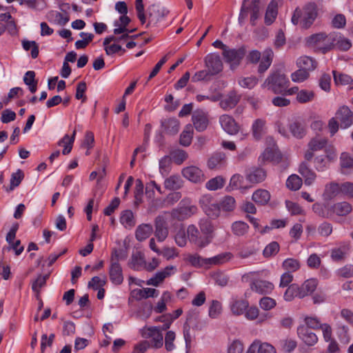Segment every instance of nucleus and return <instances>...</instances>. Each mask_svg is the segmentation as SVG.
<instances>
[{
	"label": "nucleus",
	"instance_id": "obj_1",
	"mask_svg": "<svg viewBox=\"0 0 353 353\" xmlns=\"http://www.w3.org/2000/svg\"><path fill=\"white\" fill-rule=\"evenodd\" d=\"M317 16L316 6L313 3L307 4L303 10L296 8L292 17L294 25L300 23L303 28H308L314 21Z\"/></svg>",
	"mask_w": 353,
	"mask_h": 353
},
{
	"label": "nucleus",
	"instance_id": "obj_2",
	"mask_svg": "<svg viewBox=\"0 0 353 353\" xmlns=\"http://www.w3.org/2000/svg\"><path fill=\"white\" fill-rule=\"evenodd\" d=\"M274 57V52L270 48L265 49L263 54L256 50L249 52L246 59L248 62L256 64L259 62L257 72L259 74L264 73L271 65Z\"/></svg>",
	"mask_w": 353,
	"mask_h": 353
},
{
	"label": "nucleus",
	"instance_id": "obj_3",
	"mask_svg": "<svg viewBox=\"0 0 353 353\" xmlns=\"http://www.w3.org/2000/svg\"><path fill=\"white\" fill-rule=\"evenodd\" d=\"M289 81L286 76L280 71H274L265 79L262 88L271 90L274 94H281L288 87Z\"/></svg>",
	"mask_w": 353,
	"mask_h": 353
},
{
	"label": "nucleus",
	"instance_id": "obj_4",
	"mask_svg": "<svg viewBox=\"0 0 353 353\" xmlns=\"http://www.w3.org/2000/svg\"><path fill=\"white\" fill-rule=\"evenodd\" d=\"M334 41V34L327 35L323 32L312 34L307 39V43L310 46L316 48L323 54L326 53L333 48Z\"/></svg>",
	"mask_w": 353,
	"mask_h": 353
},
{
	"label": "nucleus",
	"instance_id": "obj_5",
	"mask_svg": "<svg viewBox=\"0 0 353 353\" xmlns=\"http://www.w3.org/2000/svg\"><path fill=\"white\" fill-rule=\"evenodd\" d=\"M261 9L260 0H243L239 17V22L242 23L247 18L248 12H250V23L254 26L260 16Z\"/></svg>",
	"mask_w": 353,
	"mask_h": 353
},
{
	"label": "nucleus",
	"instance_id": "obj_6",
	"mask_svg": "<svg viewBox=\"0 0 353 353\" xmlns=\"http://www.w3.org/2000/svg\"><path fill=\"white\" fill-rule=\"evenodd\" d=\"M197 208L193 205L189 199H182L178 207L171 212V216L174 219L184 221L196 212Z\"/></svg>",
	"mask_w": 353,
	"mask_h": 353
},
{
	"label": "nucleus",
	"instance_id": "obj_7",
	"mask_svg": "<svg viewBox=\"0 0 353 353\" xmlns=\"http://www.w3.org/2000/svg\"><path fill=\"white\" fill-rule=\"evenodd\" d=\"M188 238L191 243L202 248L208 245L212 241V237L201 236L198 228L194 225H190L187 229Z\"/></svg>",
	"mask_w": 353,
	"mask_h": 353
},
{
	"label": "nucleus",
	"instance_id": "obj_8",
	"mask_svg": "<svg viewBox=\"0 0 353 353\" xmlns=\"http://www.w3.org/2000/svg\"><path fill=\"white\" fill-rule=\"evenodd\" d=\"M245 54V49L241 47L239 49H230L229 48L223 52V56L226 62L230 63L232 69L236 68Z\"/></svg>",
	"mask_w": 353,
	"mask_h": 353
},
{
	"label": "nucleus",
	"instance_id": "obj_9",
	"mask_svg": "<svg viewBox=\"0 0 353 353\" xmlns=\"http://www.w3.org/2000/svg\"><path fill=\"white\" fill-rule=\"evenodd\" d=\"M154 236L158 241L163 242L168 237L169 230L165 218L163 215H158L154 221Z\"/></svg>",
	"mask_w": 353,
	"mask_h": 353
},
{
	"label": "nucleus",
	"instance_id": "obj_10",
	"mask_svg": "<svg viewBox=\"0 0 353 353\" xmlns=\"http://www.w3.org/2000/svg\"><path fill=\"white\" fill-rule=\"evenodd\" d=\"M205 64L212 76L217 74L223 70V63L218 54L211 53L208 54L205 57Z\"/></svg>",
	"mask_w": 353,
	"mask_h": 353
},
{
	"label": "nucleus",
	"instance_id": "obj_11",
	"mask_svg": "<svg viewBox=\"0 0 353 353\" xmlns=\"http://www.w3.org/2000/svg\"><path fill=\"white\" fill-rule=\"evenodd\" d=\"M149 21L147 24V27L151 24H157L160 19L164 18L168 13L169 11L158 5L152 4L148 8Z\"/></svg>",
	"mask_w": 353,
	"mask_h": 353
},
{
	"label": "nucleus",
	"instance_id": "obj_12",
	"mask_svg": "<svg viewBox=\"0 0 353 353\" xmlns=\"http://www.w3.org/2000/svg\"><path fill=\"white\" fill-rule=\"evenodd\" d=\"M336 118L340 121L341 128H347L353 123V113L346 105L341 107L337 110Z\"/></svg>",
	"mask_w": 353,
	"mask_h": 353
},
{
	"label": "nucleus",
	"instance_id": "obj_13",
	"mask_svg": "<svg viewBox=\"0 0 353 353\" xmlns=\"http://www.w3.org/2000/svg\"><path fill=\"white\" fill-rule=\"evenodd\" d=\"M297 334L303 343L308 346L314 345L318 341V337L316 334L312 332L307 326L299 325L297 328Z\"/></svg>",
	"mask_w": 353,
	"mask_h": 353
},
{
	"label": "nucleus",
	"instance_id": "obj_14",
	"mask_svg": "<svg viewBox=\"0 0 353 353\" xmlns=\"http://www.w3.org/2000/svg\"><path fill=\"white\" fill-rule=\"evenodd\" d=\"M241 96L234 90L228 92L220 101V106L225 110L234 108L239 102Z\"/></svg>",
	"mask_w": 353,
	"mask_h": 353
},
{
	"label": "nucleus",
	"instance_id": "obj_15",
	"mask_svg": "<svg viewBox=\"0 0 353 353\" xmlns=\"http://www.w3.org/2000/svg\"><path fill=\"white\" fill-rule=\"evenodd\" d=\"M183 176L188 180L194 183H199L203 179V173L196 166H189L182 170Z\"/></svg>",
	"mask_w": 353,
	"mask_h": 353
},
{
	"label": "nucleus",
	"instance_id": "obj_16",
	"mask_svg": "<svg viewBox=\"0 0 353 353\" xmlns=\"http://www.w3.org/2000/svg\"><path fill=\"white\" fill-rule=\"evenodd\" d=\"M192 120L195 129L199 132L205 130L208 125L207 115L202 110L195 111L192 114Z\"/></svg>",
	"mask_w": 353,
	"mask_h": 353
},
{
	"label": "nucleus",
	"instance_id": "obj_17",
	"mask_svg": "<svg viewBox=\"0 0 353 353\" xmlns=\"http://www.w3.org/2000/svg\"><path fill=\"white\" fill-rule=\"evenodd\" d=\"M219 122L223 129L228 134H235L238 132L239 126L231 116L228 114L221 116Z\"/></svg>",
	"mask_w": 353,
	"mask_h": 353
},
{
	"label": "nucleus",
	"instance_id": "obj_18",
	"mask_svg": "<svg viewBox=\"0 0 353 353\" xmlns=\"http://www.w3.org/2000/svg\"><path fill=\"white\" fill-rule=\"evenodd\" d=\"M273 288L272 283L263 280H256L250 284V289L259 294H270Z\"/></svg>",
	"mask_w": 353,
	"mask_h": 353
},
{
	"label": "nucleus",
	"instance_id": "obj_19",
	"mask_svg": "<svg viewBox=\"0 0 353 353\" xmlns=\"http://www.w3.org/2000/svg\"><path fill=\"white\" fill-rule=\"evenodd\" d=\"M266 172L261 168H253L250 169L246 175V179L250 183H259L263 181L266 178Z\"/></svg>",
	"mask_w": 353,
	"mask_h": 353
},
{
	"label": "nucleus",
	"instance_id": "obj_20",
	"mask_svg": "<svg viewBox=\"0 0 353 353\" xmlns=\"http://www.w3.org/2000/svg\"><path fill=\"white\" fill-rule=\"evenodd\" d=\"M109 275L111 281L115 285H120L123 281L122 268L119 263H111Z\"/></svg>",
	"mask_w": 353,
	"mask_h": 353
},
{
	"label": "nucleus",
	"instance_id": "obj_21",
	"mask_svg": "<svg viewBox=\"0 0 353 353\" xmlns=\"http://www.w3.org/2000/svg\"><path fill=\"white\" fill-rule=\"evenodd\" d=\"M159 291L154 288L135 289L131 292V296L137 301L149 297H157Z\"/></svg>",
	"mask_w": 353,
	"mask_h": 353
},
{
	"label": "nucleus",
	"instance_id": "obj_22",
	"mask_svg": "<svg viewBox=\"0 0 353 353\" xmlns=\"http://www.w3.org/2000/svg\"><path fill=\"white\" fill-rule=\"evenodd\" d=\"M174 266H167L164 270L157 272L155 275L147 281V285L158 286L163 281L170 275Z\"/></svg>",
	"mask_w": 353,
	"mask_h": 353
},
{
	"label": "nucleus",
	"instance_id": "obj_23",
	"mask_svg": "<svg viewBox=\"0 0 353 353\" xmlns=\"http://www.w3.org/2000/svg\"><path fill=\"white\" fill-rule=\"evenodd\" d=\"M316 61L310 57L302 56L296 60V65L299 68L310 73L316 68Z\"/></svg>",
	"mask_w": 353,
	"mask_h": 353
},
{
	"label": "nucleus",
	"instance_id": "obj_24",
	"mask_svg": "<svg viewBox=\"0 0 353 353\" xmlns=\"http://www.w3.org/2000/svg\"><path fill=\"white\" fill-rule=\"evenodd\" d=\"M317 280L311 279L306 280L301 286H299V299H303L312 294L316 288Z\"/></svg>",
	"mask_w": 353,
	"mask_h": 353
},
{
	"label": "nucleus",
	"instance_id": "obj_25",
	"mask_svg": "<svg viewBox=\"0 0 353 353\" xmlns=\"http://www.w3.org/2000/svg\"><path fill=\"white\" fill-rule=\"evenodd\" d=\"M152 232L153 227L151 224L143 223L137 228L135 236L139 241H143L148 239Z\"/></svg>",
	"mask_w": 353,
	"mask_h": 353
},
{
	"label": "nucleus",
	"instance_id": "obj_26",
	"mask_svg": "<svg viewBox=\"0 0 353 353\" xmlns=\"http://www.w3.org/2000/svg\"><path fill=\"white\" fill-rule=\"evenodd\" d=\"M164 131L169 134H176L179 130V122L175 118H169L161 121Z\"/></svg>",
	"mask_w": 353,
	"mask_h": 353
},
{
	"label": "nucleus",
	"instance_id": "obj_27",
	"mask_svg": "<svg viewBox=\"0 0 353 353\" xmlns=\"http://www.w3.org/2000/svg\"><path fill=\"white\" fill-rule=\"evenodd\" d=\"M148 336L152 339L153 346L159 348L163 345V336L159 327H151L148 329Z\"/></svg>",
	"mask_w": 353,
	"mask_h": 353
},
{
	"label": "nucleus",
	"instance_id": "obj_28",
	"mask_svg": "<svg viewBox=\"0 0 353 353\" xmlns=\"http://www.w3.org/2000/svg\"><path fill=\"white\" fill-rule=\"evenodd\" d=\"M340 192L342 193V184L339 185L336 183H330L325 186L323 196L325 200H331Z\"/></svg>",
	"mask_w": 353,
	"mask_h": 353
},
{
	"label": "nucleus",
	"instance_id": "obj_29",
	"mask_svg": "<svg viewBox=\"0 0 353 353\" xmlns=\"http://www.w3.org/2000/svg\"><path fill=\"white\" fill-rule=\"evenodd\" d=\"M277 6V2L274 0L271 1L268 4L265 14V23L266 25H271L276 18L278 14Z\"/></svg>",
	"mask_w": 353,
	"mask_h": 353
},
{
	"label": "nucleus",
	"instance_id": "obj_30",
	"mask_svg": "<svg viewBox=\"0 0 353 353\" xmlns=\"http://www.w3.org/2000/svg\"><path fill=\"white\" fill-rule=\"evenodd\" d=\"M336 334L341 343L346 345L350 343V334L347 325L338 323L336 324Z\"/></svg>",
	"mask_w": 353,
	"mask_h": 353
},
{
	"label": "nucleus",
	"instance_id": "obj_31",
	"mask_svg": "<svg viewBox=\"0 0 353 353\" xmlns=\"http://www.w3.org/2000/svg\"><path fill=\"white\" fill-rule=\"evenodd\" d=\"M299 173L305 179L304 182L307 185H310L316 179V174L305 163H302L300 165Z\"/></svg>",
	"mask_w": 353,
	"mask_h": 353
},
{
	"label": "nucleus",
	"instance_id": "obj_32",
	"mask_svg": "<svg viewBox=\"0 0 353 353\" xmlns=\"http://www.w3.org/2000/svg\"><path fill=\"white\" fill-rule=\"evenodd\" d=\"M248 307V302L243 299H234L230 304L231 311L234 315L243 314Z\"/></svg>",
	"mask_w": 353,
	"mask_h": 353
},
{
	"label": "nucleus",
	"instance_id": "obj_33",
	"mask_svg": "<svg viewBox=\"0 0 353 353\" xmlns=\"http://www.w3.org/2000/svg\"><path fill=\"white\" fill-rule=\"evenodd\" d=\"M183 181L178 175H172L164 181V187L169 190H176L182 187Z\"/></svg>",
	"mask_w": 353,
	"mask_h": 353
},
{
	"label": "nucleus",
	"instance_id": "obj_34",
	"mask_svg": "<svg viewBox=\"0 0 353 353\" xmlns=\"http://www.w3.org/2000/svg\"><path fill=\"white\" fill-rule=\"evenodd\" d=\"M265 121L261 119H256L252 126V135L256 140L260 139L265 132Z\"/></svg>",
	"mask_w": 353,
	"mask_h": 353
},
{
	"label": "nucleus",
	"instance_id": "obj_35",
	"mask_svg": "<svg viewBox=\"0 0 353 353\" xmlns=\"http://www.w3.org/2000/svg\"><path fill=\"white\" fill-rule=\"evenodd\" d=\"M290 130L292 135L297 139H302L306 133L303 124L299 121H294L289 125Z\"/></svg>",
	"mask_w": 353,
	"mask_h": 353
},
{
	"label": "nucleus",
	"instance_id": "obj_36",
	"mask_svg": "<svg viewBox=\"0 0 353 353\" xmlns=\"http://www.w3.org/2000/svg\"><path fill=\"white\" fill-rule=\"evenodd\" d=\"M270 199V194L265 190H257L252 194V200L260 205L266 204Z\"/></svg>",
	"mask_w": 353,
	"mask_h": 353
},
{
	"label": "nucleus",
	"instance_id": "obj_37",
	"mask_svg": "<svg viewBox=\"0 0 353 353\" xmlns=\"http://www.w3.org/2000/svg\"><path fill=\"white\" fill-rule=\"evenodd\" d=\"M120 222L125 228H131L135 225L134 214L130 210L121 212Z\"/></svg>",
	"mask_w": 353,
	"mask_h": 353
},
{
	"label": "nucleus",
	"instance_id": "obj_38",
	"mask_svg": "<svg viewBox=\"0 0 353 353\" xmlns=\"http://www.w3.org/2000/svg\"><path fill=\"white\" fill-rule=\"evenodd\" d=\"M225 159V156L223 153H215L209 159L208 166L210 169L219 168L224 163Z\"/></svg>",
	"mask_w": 353,
	"mask_h": 353
},
{
	"label": "nucleus",
	"instance_id": "obj_39",
	"mask_svg": "<svg viewBox=\"0 0 353 353\" xmlns=\"http://www.w3.org/2000/svg\"><path fill=\"white\" fill-rule=\"evenodd\" d=\"M232 256L230 252H223L211 258H208V265H221L231 259Z\"/></svg>",
	"mask_w": 353,
	"mask_h": 353
},
{
	"label": "nucleus",
	"instance_id": "obj_40",
	"mask_svg": "<svg viewBox=\"0 0 353 353\" xmlns=\"http://www.w3.org/2000/svg\"><path fill=\"white\" fill-rule=\"evenodd\" d=\"M327 143V139L325 137H315L308 143V148L312 151H318L324 148Z\"/></svg>",
	"mask_w": 353,
	"mask_h": 353
},
{
	"label": "nucleus",
	"instance_id": "obj_41",
	"mask_svg": "<svg viewBox=\"0 0 353 353\" xmlns=\"http://www.w3.org/2000/svg\"><path fill=\"white\" fill-rule=\"evenodd\" d=\"M262 159L263 161H279L281 158L280 152L275 148H267L262 155L260 157Z\"/></svg>",
	"mask_w": 353,
	"mask_h": 353
},
{
	"label": "nucleus",
	"instance_id": "obj_42",
	"mask_svg": "<svg viewBox=\"0 0 353 353\" xmlns=\"http://www.w3.org/2000/svg\"><path fill=\"white\" fill-rule=\"evenodd\" d=\"M49 275H39L38 277L32 283V290L37 294V298L39 299V293L41 289L45 286L46 281L48 279Z\"/></svg>",
	"mask_w": 353,
	"mask_h": 353
},
{
	"label": "nucleus",
	"instance_id": "obj_43",
	"mask_svg": "<svg viewBox=\"0 0 353 353\" xmlns=\"http://www.w3.org/2000/svg\"><path fill=\"white\" fill-rule=\"evenodd\" d=\"M332 210L338 216H345L352 211V206L347 202L337 203L333 205Z\"/></svg>",
	"mask_w": 353,
	"mask_h": 353
},
{
	"label": "nucleus",
	"instance_id": "obj_44",
	"mask_svg": "<svg viewBox=\"0 0 353 353\" xmlns=\"http://www.w3.org/2000/svg\"><path fill=\"white\" fill-rule=\"evenodd\" d=\"M203 210L208 216L215 219L220 215L221 207L217 203H209L203 206Z\"/></svg>",
	"mask_w": 353,
	"mask_h": 353
},
{
	"label": "nucleus",
	"instance_id": "obj_45",
	"mask_svg": "<svg viewBox=\"0 0 353 353\" xmlns=\"http://www.w3.org/2000/svg\"><path fill=\"white\" fill-rule=\"evenodd\" d=\"M295 297L299 298V285L293 283L288 286L284 293L283 298L286 301H292Z\"/></svg>",
	"mask_w": 353,
	"mask_h": 353
},
{
	"label": "nucleus",
	"instance_id": "obj_46",
	"mask_svg": "<svg viewBox=\"0 0 353 353\" xmlns=\"http://www.w3.org/2000/svg\"><path fill=\"white\" fill-rule=\"evenodd\" d=\"M192 128L191 125H187L180 135V144L183 146H189L192 139Z\"/></svg>",
	"mask_w": 353,
	"mask_h": 353
},
{
	"label": "nucleus",
	"instance_id": "obj_47",
	"mask_svg": "<svg viewBox=\"0 0 353 353\" xmlns=\"http://www.w3.org/2000/svg\"><path fill=\"white\" fill-rule=\"evenodd\" d=\"M334 37L335 41L333 47H336L342 51H347L351 48L352 43L349 39L337 35H334Z\"/></svg>",
	"mask_w": 353,
	"mask_h": 353
},
{
	"label": "nucleus",
	"instance_id": "obj_48",
	"mask_svg": "<svg viewBox=\"0 0 353 353\" xmlns=\"http://www.w3.org/2000/svg\"><path fill=\"white\" fill-rule=\"evenodd\" d=\"M315 94L312 90H301L296 94V100L301 103H305L313 101Z\"/></svg>",
	"mask_w": 353,
	"mask_h": 353
},
{
	"label": "nucleus",
	"instance_id": "obj_49",
	"mask_svg": "<svg viewBox=\"0 0 353 353\" xmlns=\"http://www.w3.org/2000/svg\"><path fill=\"white\" fill-rule=\"evenodd\" d=\"M199 228L203 236H208L212 238V234L214 231V228L208 219H201L199 221Z\"/></svg>",
	"mask_w": 353,
	"mask_h": 353
},
{
	"label": "nucleus",
	"instance_id": "obj_50",
	"mask_svg": "<svg viewBox=\"0 0 353 353\" xmlns=\"http://www.w3.org/2000/svg\"><path fill=\"white\" fill-rule=\"evenodd\" d=\"M219 204L221 207V210L227 212L232 211L236 206L234 199L230 196L223 197Z\"/></svg>",
	"mask_w": 353,
	"mask_h": 353
},
{
	"label": "nucleus",
	"instance_id": "obj_51",
	"mask_svg": "<svg viewBox=\"0 0 353 353\" xmlns=\"http://www.w3.org/2000/svg\"><path fill=\"white\" fill-rule=\"evenodd\" d=\"M76 135V130L73 131L72 135L71 137L68 136V134H65L58 143L59 145H61L63 142H65L66 140H68V144L64 145V148L62 151L63 154H69L72 148V144L74 141V138Z\"/></svg>",
	"mask_w": 353,
	"mask_h": 353
},
{
	"label": "nucleus",
	"instance_id": "obj_52",
	"mask_svg": "<svg viewBox=\"0 0 353 353\" xmlns=\"http://www.w3.org/2000/svg\"><path fill=\"white\" fill-rule=\"evenodd\" d=\"M302 185V179L296 174L288 177L286 181V186L291 190H299Z\"/></svg>",
	"mask_w": 353,
	"mask_h": 353
},
{
	"label": "nucleus",
	"instance_id": "obj_53",
	"mask_svg": "<svg viewBox=\"0 0 353 353\" xmlns=\"http://www.w3.org/2000/svg\"><path fill=\"white\" fill-rule=\"evenodd\" d=\"M282 266L287 271L286 272L291 273L299 269L300 263L298 260L290 258L283 262Z\"/></svg>",
	"mask_w": 353,
	"mask_h": 353
},
{
	"label": "nucleus",
	"instance_id": "obj_54",
	"mask_svg": "<svg viewBox=\"0 0 353 353\" xmlns=\"http://www.w3.org/2000/svg\"><path fill=\"white\" fill-rule=\"evenodd\" d=\"M225 183V180L221 176H216L210 180H209L206 184L205 187L207 189L210 190H216L218 189L221 188Z\"/></svg>",
	"mask_w": 353,
	"mask_h": 353
},
{
	"label": "nucleus",
	"instance_id": "obj_55",
	"mask_svg": "<svg viewBox=\"0 0 353 353\" xmlns=\"http://www.w3.org/2000/svg\"><path fill=\"white\" fill-rule=\"evenodd\" d=\"M258 81L259 80L256 77L251 76L240 78L239 84L242 88L252 89L258 83Z\"/></svg>",
	"mask_w": 353,
	"mask_h": 353
},
{
	"label": "nucleus",
	"instance_id": "obj_56",
	"mask_svg": "<svg viewBox=\"0 0 353 353\" xmlns=\"http://www.w3.org/2000/svg\"><path fill=\"white\" fill-rule=\"evenodd\" d=\"M24 177L23 172L21 170L19 169L16 172L11 175L10 190H13L16 187L19 186Z\"/></svg>",
	"mask_w": 353,
	"mask_h": 353
},
{
	"label": "nucleus",
	"instance_id": "obj_57",
	"mask_svg": "<svg viewBox=\"0 0 353 353\" xmlns=\"http://www.w3.org/2000/svg\"><path fill=\"white\" fill-rule=\"evenodd\" d=\"M248 225L243 221H236L232 225V229L234 234L237 236H243L248 230Z\"/></svg>",
	"mask_w": 353,
	"mask_h": 353
},
{
	"label": "nucleus",
	"instance_id": "obj_58",
	"mask_svg": "<svg viewBox=\"0 0 353 353\" xmlns=\"http://www.w3.org/2000/svg\"><path fill=\"white\" fill-rule=\"evenodd\" d=\"M309 77L310 73L301 68H299L291 74L292 81L295 83L303 82L304 81L307 80Z\"/></svg>",
	"mask_w": 353,
	"mask_h": 353
},
{
	"label": "nucleus",
	"instance_id": "obj_59",
	"mask_svg": "<svg viewBox=\"0 0 353 353\" xmlns=\"http://www.w3.org/2000/svg\"><path fill=\"white\" fill-rule=\"evenodd\" d=\"M279 251V245L276 241L269 243L263 250V254L265 257H270L274 256Z\"/></svg>",
	"mask_w": 353,
	"mask_h": 353
},
{
	"label": "nucleus",
	"instance_id": "obj_60",
	"mask_svg": "<svg viewBox=\"0 0 353 353\" xmlns=\"http://www.w3.org/2000/svg\"><path fill=\"white\" fill-rule=\"evenodd\" d=\"M334 80L336 84L348 85L353 81L352 78L345 74H337L336 71H333Z\"/></svg>",
	"mask_w": 353,
	"mask_h": 353
},
{
	"label": "nucleus",
	"instance_id": "obj_61",
	"mask_svg": "<svg viewBox=\"0 0 353 353\" xmlns=\"http://www.w3.org/2000/svg\"><path fill=\"white\" fill-rule=\"evenodd\" d=\"M165 199H152L151 201L148 210L151 212H154L157 211L158 209L163 208H168V205L166 204Z\"/></svg>",
	"mask_w": 353,
	"mask_h": 353
},
{
	"label": "nucleus",
	"instance_id": "obj_62",
	"mask_svg": "<svg viewBox=\"0 0 353 353\" xmlns=\"http://www.w3.org/2000/svg\"><path fill=\"white\" fill-rule=\"evenodd\" d=\"M172 160L177 165H181L188 159V154L183 150H176L171 153Z\"/></svg>",
	"mask_w": 353,
	"mask_h": 353
},
{
	"label": "nucleus",
	"instance_id": "obj_63",
	"mask_svg": "<svg viewBox=\"0 0 353 353\" xmlns=\"http://www.w3.org/2000/svg\"><path fill=\"white\" fill-rule=\"evenodd\" d=\"M144 263L143 257L142 254L137 252L132 255L130 267L134 270H139Z\"/></svg>",
	"mask_w": 353,
	"mask_h": 353
},
{
	"label": "nucleus",
	"instance_id": "obj_64",
	"mask_svg": "<svg viewBox=\"0 0 353 353\" xmlns=\"http://www.w3.org/2000/svg\"><path fill=\"white\" fill-rule=\"evenodd\" d=\"M313 211L319 216L323 218H329L331 216V213L326 210L325 205L316 203L312 205Z\"/></svg>",
	"mask_w": 353,
	"mask_h": 353
}]
</instances>
